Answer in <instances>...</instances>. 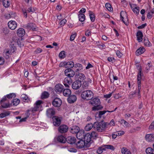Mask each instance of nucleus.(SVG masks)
Segmentation results:
<instances>
[{
	"mask_svg": "<svg viewBox=\"0 0 154 154\" xmlns=\"http://www.w3.org/2000/svg\"><path fill=\"white\" fill-rule=\"evenodd\" d=\"M108 125V123L103 121L95 122L94 123V129L99 132H103L105 131L106 126Z\"/></svg>",
	"mask_w": 154,
	"mask_h": 154,
	"instance_id": "1",
	"label": "nucleus"
},
{
	"mask_svg": "<svg viewBox=\"0 0 154 154\" xmlns=\"http://www.w3.org/2000/svg\"><path fill=\"white\" fill-rule=\"evenodd\" d=\"M90 103L94 106V107L92 108V110H98L101 109L103 108V106L100 105V102L98 98H94L90 101Z\"/></svg>",
	"mask_w": 154,
	"mask_h": 154,
	"instance_id": "2",
	"label": "nucleus"
},
{
	"mask_svg": "<svg viewBox=\"0 0 154 154\" xmlns=\"http://www.w3.org/2000/svg\"><path fill=\"white\" fill-rule=\"evenodd\" d=\"M93 93L91 91L86 90L82 92L81 97L83 99L88 100L93 98Z\"/></svg>",
	"mask_w": 154,
	"mask_h": 154,
	"instance_id": "3",
	"label": "nucleus"
},
{
	"mask_svg": "<svg viewBox=\"0 0 154 154\" xmlns=\"http://www.w3.org/2000/svg\"><path fill=\"white\" fill-rule=\"evenodd\" d=\"M91 138L90 134L88 133L85 134L83 139L85 143L86 147H89L91 144L93 142V140H91Z\"/></svg>",
	"mask_w": 154,
	"mask_h": 154,
	"instance_id": "4",
	"label": "nucleus"
},
{
	"mask_svg": "<svg viewBox=\"0 0 154 154\" xmlns=\"http://www.w3.org/2000/svg\"><path fill=\"white\" fill-rule=\"evenodd\" d=\"M120 18L122 21L126 25L128 24V19L126 12L122 11L120 13Z\"/></svg>",
	"mask_w": 154,
	"mask_h": 154,
	"instance_id": "5",
	"label": "nucleus"
},
{
	"mask_svg": "<svg viewBox=\"0 0 154 154\" xmlns=\"http://www.w3.org/2000/svg\"><path fill=\"white\" fill-rule=\"evenodd\" d=\"M52 119L54 125L55 126H58L61 124L62 118L57 116H54L52 117Z\"/></svg>",
	"mask_w": 154,
	"mask_h": 154,
	"instance_id": "6",
	"label": "nucleus"
},
{
	"mask_svg": "<svg viewBox=\"0 0 154 154\" xmlns=\"http://www.w3.org/2000/svg\"><path fill=\"white\" fill-rule=\"evenodd\" d=\"M7 100L6 96H4L0 101V105L2 107L7 108L10 107L9 103H5V102Z\"/></svg>",
	"mask_w": 154,
	"mask_h": 154,
	"instance_id": "7",
	"label": "nucleus"
},
{
	"mask_svg": "<svg viewBox=\"0 0 154 154\" xmlns=\"http://www.w3.org/2000/svg\"><path fill=\"white\" fill-rule=\"evenodd\" d=\"M62 103L61 100L59 98L56 97L52 101V105L56 107H59L60 106Z\"/></svg>",
	"mask_w": 154,
	"mask_h": 154,
	"instance_id": "8",
	"label": "nucleus"
},
{
	"mask_svg": "<svg viewBox=\"0 0 154 154\" xmlns=\"http://www.w3.org/2000/svg\"><path fill=\"white\" fill-rule=\"evenodd\" d=\"M68 126L65 125H61L58 128L59 132L61 134L66 132L68 131Z\"/></svg>",
	"mask_w": 154,
	"mask_h": 154,
	"instance_id": "9",
	"label": "nucleus"
},
{
	"mask_svg": "<svg viewBox=\"0 0 154 154\" xmlns=\"http://www.w3.org/2000/svg\"><path fill=\"white\" fill-rule=\"evenodd\" d=\"M63 89V86L60 84H57L55 87V91L57 94H58L62 92Z\"/></svg>",
	"mask_w": 154,
	"mask_h": 154,
	"instance_id": "10",
	"label": "nucleus"
},
{
	"mask_svg": "<svg viewBox=\"0 0 154 154\" xmlns=\"http://www.w3.org/2000/svg\"><path fill=\"white\" fill-rule=\"evenodd\" d=\"M82 83L79 80H77L74 82L72 84V87L73 89L77 90L81 87Z\"/></svg>",
	"mask_w": 154,
	"mask_h": 154,
	"instance_id": "11",
	"label": "nucleus"
},
{
	"mask_svg": "<svg viewBox=\"0 0 154 154\" xmlns=\"http://www.w3.org/2000/svg\"><path fill=\"white\" fill-rule=\"evenodd\" d=\"M55 110L53 108H49L46 111V115L48 118H51L53 116L55 115Z\"/></svg>",
	"mask_w": 154,
	"mask_h": 154,
	"instance_id": "12",
	"label": "nucleus"
},
{
	"mask_svg": "<svg viewBox=\"0 0 154 154\" xmlns=\"http://www.w3.org/2000/svg\"><path fill=\"white\" fill-rule=\"evenodd\" d=\"M65 74L66 76L70 78L73 77L75 75V72L73 70L71 69H67L65 71Z\"/></svg>",
	"mask_w": 154,
	"mask_h": 154,
	"instance_id": "13",
	"label": "nucleus"
},
{
	"mask_svg": "<svg viewBox=\"0 0 154 154\" xmlns=\"http://www.w3.org/2000/svg\"><path fill=\"white\" fill-rule=\"evenodd\" d=\"M8 25L10 29L14 30L17 27V23L14 21L11 20L8 22Z\"/></svg>",
	"mask_w": 154,
	"mask_h": 154,
	"instance_id": "14",
	"label": "nucleus"
},
{
	"mask_svg": "<svg viewBox=\"0 0 154 154\" xmlns=\"http://www.w3.org/2000/svg\"><path fill=\"white\" fill-rule=\"evenodd\" d=\"M72 82V80L71 78L66 77L64 79L63 84L66 88H69V85Z\"/></svg>",
	"mask_w": 154,
	"mask_h": 154,
	"instance_id": "15",
	"label": "nucleus"
},
{
	"mask_svg": "<svg viewBox=\"0 0 154 154\" xmlns=\"http://www.w3.org/2000/svg\"><path fill=\"white\" fill-rule=\"evenodd\" d=\"M79 130L80 128L76 125L72 126L69 128L70 132L72 134H76Z\"/></svg>",
	"mask_w": 154,
	"mask_h": 154,
	"instance_id": "16",
	"label": "nucleus"
},
{
	"mask_svg": "<svg viewBox=\"0 0 154 154\" xmlns=\"http://www.w3.org/2000/svg\"><path fill=\"white\" fill-rule=\"evenodd\" d=\"M85 134L84 131L83 130H79V132L76 134L77 138L79 140L83 139V138Z\"/></svg>",
	"mask_w": 154,
	"mask_h": 154,
	"instance_id": "17",
	"label": "nucleus"
},
{
	"mask_svg": "<svg viewBox=\"0 0 154 154\" xmlns=\"http://www.w3.org/2000/svg\"><path fill=\"white\" fill-rule=\"evenodd\" d=\"M76 145L77 147L79 148H85L86 147L85 143L83 139L81 140L78 141Z\"/></svg>",
	"mask_w": 154,
	"mask_h": 154,
	"instance_id": "18",
	"label": "nucleus"
},
{
	"mask_svg": "<svg viewBox=\"0 0 154 154\" xmlns=\"http://www.w3.org/2000/svg\"><path fill=\"white\" fill-rule=\"evenodd\" d=\"M69 96L67 99V100L69 103H73L76 101L77 98L75 95H72Z\"/></svg>",
	"mask_w": 154,
	"mask_h": 154,
	"instance_id": "19",
	"label": "nucleus"
},
{
	"mask_svg": "<svg viewBox=\"0 0 154 154\" xmlns=\"http://www.w3.org/2000/svg\"><path fill=\"white\" fill-rule=\"evenodd\" d=\"M76 139L75 137L72 136H69L66 138L67 142L70 144H72L75 143Z\"/></svg>",
	"mask_w": 154,
	"mask_h": 154,
	"instance_id": "20",
	"label": "nucleus"
},
{
	"mask_svg": "<svg viewBox=\"0 0 154 154\" xmlns=\"http://www.w3.org/2000/svg\"><path fill=\"white\" fill-rule=\"evenodd\" d=\"M26 27L28 29L33 31H35L36 29V26L34 23H30L27 24Z\"/></svg>",
	"mask_w": 154,
	"mask_h": 154,
	"instance_id": "21",
	"label": "nucleus"
},
{
	"mask_svg": "<svg viewBox=\"0 0 154 154\" xmlns=\"http://www.w3.org/2000/svg\"><path fill=\"white\" fill-rule=\"evenodd\" d=\"M139 72L137 75V84H141V76L143 74L142 73V68L140 67L139 69Z\"/></svg>",
	"mask_w": 154,
	"mask_h": 154,
	"instance_id": "22",
	"label": "nucleus"
},
{
	"mask_svg": "<svg viewBox=\"0 0 154 154\" xmlns=\"http://www.w3.org/2000/svg\"><path fill=\"white\" fill-rule=\"evenodd\" d=\"M39 109V107H38L35 106L32 108L31 109L28 110L27 112L26 113V115L27 116V117H28L31 112H34L38 110Z\"/></svg>",
	"mask_w": 154,
	"mask_h": 154,
	"instance_id": "23",
	"label": "nucleus"
},
{
	"mask_svg": "<svg viewBox=\"0 0 154 154\" xmlns=\"http://www.w3.org/2000/svg\"><path fill=\"white\" fill-rule=\"evenodd\" d=\"M136 36L138 42H142L143 40L142 37H143L142 32L140 30L138 31L137 33Z\"/></svg>",
	"mask_w": 154,
	"mask_h": 154,
	"instance_id": "24",
	"label": "nucleus"
},
{
	"mask_svg": "<svg viewBox=\"0 0 154 154\" xmlns=\"http://www.w3.org/2000/svg\"><path fill=\"white\" fill-rule=\"evenodd\" d=\"M17 34L20 37H23L25 34V31L23 28H19L17 31Z\"/></svg>",
	"mask_w": 154,
	"mask_h": 154,
	"instance_id": "25",
	"label": "nucleus"
},
{
	"mask_svg": "<svg viewBox=\"0 0 154 154\" xmlns=\"http://www.w3.org/2000/svg\"><path fill=\"white\" fill-rule=\"evenodd\" d=\"M57 139V141L61 143H64L66 141V139L62 135L58 136Z\"/></svg>",
	"mask_w": 154,
	"mask_h": 154,
	"instance_id": "26",
	"label": "nucleus"
},
{
	"mask_svg": "<svg viewBox=\"0 0 154 154\" xmlns=\"http://www.w3.org/2000/svg\"><path fill=\"white\" fill-rule=\"evenodd\" d=\"M62 92L63 95L65 97H69L71 93V91L68 88L63 89Z\"/></svg>",
	"mask_w": 154,
	"mask_h": 154,
	"instance_id": "27",
	"label": "nucleus"
},
{
	"mask_svg": "<svg viewBox=\"0 0 154 154\" xmlns=\"http://www.w3.org/2000/svg\"><path fill=\"white\" fill-rule=\"evenodd\" d=\"M146 140L148 141H151L154 140V135L153 134H148L145 136Z\"/></svg>",
	"mask_w": 154,
	"mask_h": 154,
	"instance_id": "28",
	"label": "nucleus"
},
{
	"mask_svg": "<svg viewBox=\"0 0 154 154\" xmlns=\"http://www.w3.org/2000/svg\"><path fill=\"white\" fill-rule=\"evenodd\" d=\"M3 53L4 57L7 59H8L10 58V55L12 54L11 53H10V51L8 49L5 50Z\"/></svg>",
	"mask_w": 154,
	"mask_h": 154,
	"instance_id": "29",
	"label": "nucleus"
},
{
	"mask_svg": "<svg viewBox=\"0 0 154 154\" xmlns=\"http://www.w3.org/2000/svg\"><path fill=\"white\" fill-rule=\"evenodd\" d=\"M50 94L48 92L44 91L41 94V98L42 99H46L48 98L49 97Z\"/></svg>",
	"mask_w": 154,
	"mask_h": 154,
	"instance_id": "30",
	"label": "nucleus"
},
{
	"mask_svg": "<svg viewBox=\"0 0 154 154\" xmlns=\"http://www.w3.org/2000/svg\"><path fill=\"white\" fill-rule=\"evenodd\" d=\"M74 63L72 61H70L66 62V68H67L68 69H70L72 68L74 66Z\"/></svg>",
	"mask_w": 154,
	"mask_h": 154,
	"instance_id": "31",
	"label": "nucleus"
},
{
	"mask_svg": "<svg viewBox=\"0 0 154 154\" xmlns=\"http://www.w3.org/2000/svg\"><path fill=\"white\" fill-rule=\"evenodd\" d=\"M94 123L92 124L91 123H89L85 127V130L87 131L90 130L93 128L94 129Z\"/></svg>",
	"mask_w": 154,
	"mask_h": 154,
	"instance_id": "32",
	"label": "nucleus"
},
{
	"mask_svg": "<svg viewBox=\"0 0 154 154\" xmlns=\"http://www.w3.org/2000/svg\"><path fill=\"white\" fill-rule=\"evenodd\" d=\"M145 51V49L143 47H140L137 49L136 51V54L137 56L143 53Z\"/></svg>",
	"mask_w": 154,
	"mask_h": 154,
	"instance_id": "33",
	"label": "nucleus"
},
{
	"mask_svg": "<svg viewBox=\"0 0 154 154\" xmlns=\"http://www.w3.org/2000/svg\"><path fill=\"white\" fill-rule=\"evenodd\" d=\"M20 102L19 99L15 98L12 100V102L11 103V105L13 106H17Z\"/></svg>",
	"mask_w": 154,
	"mask_h": 154,
	"instance_id": "34",
	"label": "nucleus"
},
{
	"mask_svg": "<svg viewBox=\"0 0 154 154\" xmlns=\"http://www.w3.org/2000/svg\"><path fill=\"white\" fill-rule=\"evenodd\" d=\"M147 154H154V147L153 146V148L149 147L146 150Z\"/></svg>",
	"mask_w": 154,
	"mask_h": 154,
	"instance_id": "35",
	"label": "nucleus"
},
{
	"mask_svg": "<svg viewBox=\"0 0 154 154\" xmlns=\"http://www.w3.org/2000/svg\"><path fill=\"white\" fill-rule=\"evenodd\" d=\"M143 42L145 46L147 47H150L152 45L151 43L149 41L147 38H144L143 39Z\"/></svg>",
	"mask_w": 154,
	"mask_h": 154,
	"instance_id": "36",
	"label": "nucleus"
},
{
	"mask_svg": "<svg viewBox=\"0 0 154 154\" xmlns=\"http://www.w3.org/2000/svg\"><path fill=\"white\" fill-rule=\"evenodd\" d=\"M89 14L91 21L92 22H94L95 20V17L94 14L92 12L89 11Z\"/></svg>",
	"mask_w": 154,
	"mask_h": 154,
	"instance_id": "37",
	"label": "nucleus"
},
{
	"mask_svg": "<svg viewBox=\"0 0 154 154\" xmlns=\"http://www.w3.org/2000/svg\"><path fill=\"white\" fill-rule=\"evenodd\" d=\"M81 86H82V89L84 90L88 88L89 84L88 82L85 81L83 82L82 85Z\"/></svg>",
	"mask_w": 154,
	"mask_h": 154,
	"instance_id": "38",
	"label": "nucleus"
},
{
	"mask_svg": "<svg viewBox=\"0 0 154 154\" xmlns=\"http://www.w3.org/2000/svg\"><path fill=\"white\" fill-rule=\"evenodd\" d=\"M79 20L81 22L84 21L85 19V16L84 14H79L78 15Z\"/></svg>",
	"mask_w": 154,
	"mask_h": 154,
	"instance_id": "39",
	"label": "nucleus"
},
{
	"mask_svg": "<svg viewBox=\"0 0 154 154\" xmlns=\"http://www.w3.org/2000/svg\"><path fill=\"white\" fill-rule=\"evenodd\" d=\"M6 97V98H8V99H12L13 98H14L16 97V95L15 93H10L9 94H7L6 96H5Z\"/></svg>",
	"mask_w": 154,
	"mask_h": 154,
	"instance_id": "40",
	"label": "nucleus"
},
{
	"mask_svg": "<svg viewBox=\"0 0 154 154\" xmlns=\"http://www.w3.org/2000/svg\"><path fill=\"white\" fill-rule=\"evenodd\" d=\"M131 152L130 151L126 148L123 147L121 149L122 154H127V153Z\"/></svg>",
	"mask_w": 154,
	"mask_h": 154,
	"instance_id": "41",
	"label": "nucleus"
},
{
	"mask_svg": "<svg viewBox=\"0 0 154 154\" xmlns=\"http://www.w3.org/2000/svg\"><path fill=\"white\" fill-rule=\"evenodd\" d=\"M91 137L95 139L98 137V134L95 131H93L90 134Z\"/></svg>",
	"mask_w": 154,
	"mask_h": 154,
	"instance_id": "42",
	"label": "nucleus"
},
{
	"mask_svg": "<svg viewBox=\"0 0 154 154\" xmlns=\"http://www.w3.org/2000/svg\"><path fill=\"white\" fill-rule=\"evenodd\" d=\"M3 6L5 8L8 7L10 4L8 0H3L2 2Z\"/></svg>",
	"mask_w": 154,
	"mask_h": 154,
	"instance_id": "43",
	"label": "nucleus"
},
{
	"mask_svg": "<svg viewBox=\"0 0 154 154\" xmlns=\"http://www.w3.org/2000/svg\"><path fill=\"white\" fill-rule=\"evenodd\" d=\"M79 79L81 82L83 81L86 78L85 75L82 73H79L78 75Z\"/></svg>",
	"mask_w": 154,
	"mask_h": 154,
	"instance_id": "44",
	"label": "nucleus"
},
{
	"mask_svg": "<svg viewBox=\"0 0 154 154\" xmlns=\"http://www.w3.org/2000/svg\"><path fill=\"white\" fill-rule=\"evenodd\" d=\"M10 114V112L9 111H6L3 113L0 114L1 118H3L6 116L9 115Z\"/></svg>",
	"mask_w": 154,
	"mask_h": 154,
	"instance_id": "45",
	"label": "nucleus"
},
{
	"mask_svg": "<svg viewBox=\"0 0 154 154\" xmlns=\"http://www.w3.org/2000/svg\"><path fill=\"white\" fill-rule=\"evenodd\" d=\"M105 7L109 11H111L112 10L111 5L109 3H106L105 4Z\"/></svg>",
	"mask_w": 154,
	"mask_h": 154,
	"instance_id": "46",
	"label": "nucleus"
},
{
	"mask_svg": "<svg viewBox=\"0 0 154 154\" xmlns=\"http://www.w3.org/2000/svg\"><path fill=\"white\" fill-rule=\"evenodd\" d=\"M59 57L61 59L64 58L65 57V52L64 51H62L59 54Z\"/></svg>",
	"mask_w": 154,
	"mask_h": 154,
	"instance_id": "47",
	"label": "nucleus"
},
{
	"mask_svg": "<svg viewBox=\"0 0 154 154\" xmlns=\"http://www.w3.org/2000/svg\"><path fill=\"white\" fill-rule=\"evenodd\" d=\"M66 22L67 21L65 19H63L61 20L59 23L60 26V27L63 26L66 23Z\"/></svg>",
	"mask_w": 154,
	"mask_h": 154,
	"instance_id": "48",
	"label": "nucleus"
},
{
	"mask_svg": "<svg viewBox=\"0 0 154 154\" xmlns=\"http://www.w3.org/2000/svg\"><path fill=\"white\" fill-rule=\"evenodd\" d=\"M74 67L75 68H79V69H82V64L79 63H77L74 64Z\"/></svg>",
	"mask_w": 154,
	"mask_h": 154,
	"instance_id": "49",
	"label": "nucleus"
},
{
	"mask_svg": "<svg viewBox=\"0 0 154 154\" xmlns=\"http://www.w3.org/2000/svg\"><path fill=\"white\" fill-rule=\"evenodd\" d=\"M21 98L24 100H25V101H27L28 100H29V98L25 94H23L21 96Z\"/></svg>",
	"mask_w": 154,
	"mask_h": 154,
	"instance_id": "50",
	"label": "nucleus"
},
{
	"mask_svg": "<svg viewBox=\"0 0 154 154\" xmlns=\"http://www.w3.org/2000/svg\"><path fill=\"white\" fill-rule=\"evenodd\" d=\"M16 50V48L14 46L11 47L10 49H8V50L10 52V53H11L12 54V53H14Z\"/></svg>",
	"mask_w": 154,
	"mask_h": 154,
	"instance_id": "51",
	"label": "nucleus"
},
{
	"mask_svg": "<svg viewBox=\"0 0 154 154\" xmlns=\"http://www.w3.org/2000/svg\"><path fill=\"white\" fill-rule=\"evenodd\" d=\"M22 11L23 13L24 16L26 17L27 18V11L26 9H25L24 8H22Z\"/></svg>",
	"mask_w": 154,
	"mask_h": 154,
	"instance_id": "52",
	"label": "nucleus"
},
{
	"mask_svg": "<svg viewBox=\"0 0 154 154\" xmlns=\"http://www.w3.org/2000/svg\"><path fill=\"white\" fill-rule=\"evenodd\" d=\"M105 146H106V148H107L108 149H109L112 150H114L115 149V148L114 147V146L112 145H106Z\"/></svg>",
	"mask_w": 154,
	"mask_h": 154,
	"instance_id": "53",
	"label": "nucleus"
},
{
	"mask_svg": "<svg viewBox=\"0 0 154 154\" xmlns=\"http://www.w3.org/2000/svg\"><path fill=\"white\" fill-rule=\"evenodd\" d=\"M77 35V34L76 33H75L74 34L71 35L70 37V40L71 41H73L74 39Z\"/></svg>",
	"mask_w": 154,
	"mask_h": 154,
	"instance_id": "54",
	"label": "nucleus"
},
{
	"mask_svg": "<svg viewBox=\"0 0 154 154\" xmlns=\"http://www.w3.org/2000/svg\"><path fill=\"white\" fill-rule=\"evenodd\" d=\"M116 53V55L119 58H121L123 55V54L119 50H117Z\"/></svg>",
	"mask_w": 154,
	"mask_h": 154,
	"instance_id": "55",
	"label": "nucleus"
},
{
	"mask_svg": "<svg viewBox=\"0 0 154 154\" xmlns=\"http://www.w3.org/2000/svg\"><path fill=\"white\" fill-rule=\"evenodd\" d=\"M42 51V50L39 48H37L35 51V52L36 54H39Z\"/></svg>",
	"mask_w": 154,
	"mask_h": 154,
	"instance_id": "56",
	"label": "nucleus"
},
{
	"mask_svg": "<svg viewBox=\"0 0 154 154\" xmlns=\"http://www.w3.org/2000/svg\"><path fill=\"white\" fill-rule=\"evenodd\" d=\"M42 103V101L40 100H38L35 103V106L39 108Z\"/></svg>",
	"mask_w": 154,
	"mask_h": 154,
	"instance_id": "57",
	"label": "nucleus"
},
{
	"mask_svg": "<svg viewBox=\"0 0 154 154\" xmlns=\"http://www.w3.org/2000/svg\"><path fill=\"white\" fill-rule=\"evenodd\" d=\"M137 93V92H136V91H135L132 92L129 95V97L130 98H132L134 97L135 94Z\"/></svg>",
	"mask_w": 154,
	"mask_h": 154,
	"instance_id": "58",
	"label": "nucleus"
},
{
	"mask_svg": "<svg viewBox=\"0 0 154 154\" xmlns=\"http://www.w3.org/2000/svg\"><path fill=\"white\" fill-rule=\"evenodd\" d=\"M139 8L138 7L137 8L135 9H133V11L134 13H136L137 14H139L140 10L139 9Z\"/></svg>",
	"mask_w": 154,
	"mask_h": 154,
	"instance_id": "59",
	"label": "nucleus"
},
{
	"mask_svg": "<svg viewBox=\"0 0 154 154\" xmlns=\"http://www.w3.org/2000/svg\"><path fill=\"white\" fill-rule=\"evenodd\" d=\"M131 8L132 10H133V9H135L138 7L136 4H130Z\"/></svg>",
	"mask_w": 154,
	"mask_h": 154,
	"instance_id": "60",
	"label": "nucleus"
},
{
	"mask_svg": "<svg viewBox=\"0 0 154 154\" xmlns=\"http://www.w3.org/2000/svg\"><path fill=\"white\" fill-rule=\"evenodd\" d=\"M149 128V130L154 129V121L152 122L150 125Z\"/></svg>",
	"mask_w": 154,
	"mask_h": 154,
	"instance_id": "61",
	"label": "nucleus"
},
{
	"mask_svg": "<svg viewBox=\"0 0 154 154\" xmlns=\"http://www.w3.org/2000/svg\"><path fill=\"white\" fill-rule=\"evenodd\" d=\"M106 112V111L104 110L103 111H100L99 112V117H101V116L105 114Z\"/></svg>",
	"mask_w": 154,
	"mask_h": 154,
	"instance_id": "62",
	"label": "nucleus"
},
{
	"mask_svg": "<svg viewBox=\"0 0 154 154\" xmlns=\"http://www.w3.org/2000/svg\"><path fill=\"white\" fill-rule=\"evenodd\" d=\"M86 11V9L85 8H82L79 12V14H83Z\"/></svg>",
	"mask_w": 154,
	"mask_h": 154,
	"instance_id": "63",
	"label": "nucleus"
},
{
	"mask_svg": "<svg viewBox=\"0 0 154 154\" xmlns=\"http://www.w3.org/2000/svg\"><path fill=\"white\" fill-rule=\"evenodd\" d=\"M103 149H104V148H99L97 150V152L98 154H101L103 152Z\"/></svg>",
	"mask_w": 154,
	"mask_h": 154,
	"instance_id": "64",
	"label": "nucleus"
}]
</instances>
